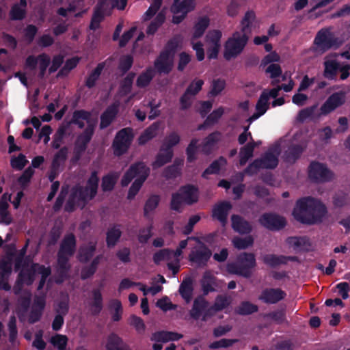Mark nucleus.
<instances>
[{
  "label": "nucleus",
  "instance_id": "63",
  "mask_svg": "<svg viewBox=\"0 0 350 350\" xmlns=\"http://www.w3.org/2000/svg\"><path fill=\"white\" fill-rule=\"evenodd\" d=\"M94 10L105 15L110 16L112 11L110 0H98Z\"/></svg>",
  "mask_w": 350,
  "mask_h": 350
},
{
  "label": "nucleus",
  "instance_id": "53",
  "mask_svg": "<svg viewBox=\"0 0 350 350\" xmlns=\"http://www.w3.org/2000/svg\"><path fill=\"white\" fill-rule=\"evenodd\" d=\"M160 202V197L159 195H152L146 200L144 207V215L148 217L149 213L154 211L158 206Z\"/></svg>",
  "mask_w": 350,
  "mask_h": 350
},
{
  "label": "nucleus",
  "instance_id": "23",
  "mask_svg": "<svg viewBox=\"0 0 350 350\" xmlns=\"http://www.w3.org/2000/svg\"><path fill=\"white\" fill-rule=\"evenodd\" d=\"M224 113V108L223 107H219L217 109H214L209 115L207 116L204 122L198 125V130H204L208 126L217 124Z\"/></svg>",
  "mask_w": 350,
  "mask_h": 350
},
{
  "label": "nucleus",
  "instance_id": "40",
  "mask_svg": "<svg viewBox=\"0 0 350 350\" xmlns=\"http://www.w3.org/2000/svg\"><path fill=\"white\" fill-rule=\"evenodd\" d=\"M161 152H164V153L159 152L157 154L154 161L152 162V166L153 169L159 168L164 165L171 162L174 152L173 150H161Z\"/></svg>",
  "mask_w": 350,
  "mask_h": 350
},
{
  "label": "nucleus",
  "instance_id": "44",
  "mask_svg": "<svg viewBox=\"0 0 350 350\" xmlns=\"http://www.w3.org/2000/svg\"><path fill=\"white\" fill-rule=\"evenodd\" d=\"M135 73L131 72L124 77L120 84V93L121 96H127L132 89Z\"/></svg>",
  "mask_w": 350,
  "mask_h": 350
},
{
  "label": "nucleus",
  "instance_id": "56",
  "mask_svg": "<svg viewBox=\"0 0 350 350\" xmlns=\"http://www.w3.org/2000/svg\"><path fill=\"white\" fill-rule=\"evenodd\" d=\"M9 204L0 202V222L8 226L12 223V217L8 211Z\"/></svg>",
  "mask_w": 350,
  "mask_h": 350
},
{
  "label": "nucleus",
  "instance_id": "5",
  "mask_svg": "<svg viewBox=\"0 0 350 350\" xmlns=\"http://www.w3.org/2000/svg\"><path fill=\"white\" fill-rule=\"evenodd\" d=\"M314 51L323 54L332 48H338L340 46L338 38L329 29L319 30L314 40Z\"/></svg>",
  "mask_w": 350,
  "mask_h": 350
},
{
  "label": "nucleus",
  "instance_id": "60",
  "mask_svg": "<svg viewBox=\"0 0 350 350\" xmlns=\"http://www.w3.org/2000/svg\"><path fill=\"white\" fill-rule=\"evenodd\" d=\"M50 342L59 350H66L68 338L66 335L56 334L51 338Z\"/></svg>",
  "mask_w": 350,
  "mask_h": 350
},
{
  "label": "nucleus",
  "instance_id": "50",
  "mask_svg": "<svg viewBox=\"0 0 350 350\" xmlns=\"http://www.w3.org/2000/svg\"><path fill=\"white\" fill-rule=\"evenodd\" d=\"M258 310L257 305L251 303L249 301H242L239 306L237 308L236 312L240 315H250Z\"/></svg>",
  "mask_w": 350,
  "mask_h": 350
},
{
  "label": "nucleus",
  "instance_id": "14",
  "mask_svg": "<svg viewBox=\"0 0 350 350\" xmlns=\"http://www.w3.org/2000/svg\"><path fill=\"white\" fill-rule=\"evenodd\" d=\"M77 240L75 234L70 233L65 235L57 252V258L69 260V258L75 254Z\"/></svg>",
  "mask_w": 350,
  "mask_h": 350
},
{
  "label": "nucleus",
  "instance_id": "9",
  "mask_svg": "<svg viewBox=\"0 0 350 350\" xmlns=\"http://www.w3.org/2000/svg\"><path fill=\"white\" fill-rule=\"evenodd\" d=\"M133 135L130 128H124L116 134L112 143L113 154L116 157L124 154L129 150Z\"/></svg>",
  "mask_w": 350,
  "mask_h": 350
},
{
  "label": "nucleus",
  "instance_id": "55",
  "mask_svg": "<svg viewBox=\"0 0 350 350\" xmlns=\"http://www.w3.org/2000/svg\"><path fill=\"white\" fill-rule=\"evenodd\" d=\"M222 33L220 30L214 29L208 31L205 40L208 45L221 46Z\"/></svg>",
  "mask_w": 350,
  "mask_h": 350
},
{
  "label": "nucleus",
  "instance_id": "37",
  "mask_svg": "<svg viewBox=\"0 0 350 350\" xmlns=\"http://www.w3.org/2000/svg\"><path fill=\"white\" fill-rule=\"evenodd\" d=\"M96 126L93 124L87 125L83 132L78 135L75 142L88 148V146L94 134Z\"/></svg>",
  "mask_w": 350,
  "mask_h": 350
},
{
  "label": "nucleus",
  "instance_id": "27",
  "mask_svg": "<svg viewBox=\"0 0 350 350\" xmlns=\"http://www.w3.org/2000/svg\"><path fill=\"white\" fill-rule=\"evenodd\" d=\"M96 250V242H89L87 245L81 246L79 250L78 258L82 263L88 262L94 256Z\"/></svg>",
  "mask_w": 350,
  "mask_h": 350
},
{
  "label": "nucleus",
  "instance_id": "4",
  "mask_svg": "<svg viewBox=\"0 0 350 350\" xmlns=\"http://www.w3.org/2000/svg\"><path fill=\"white\" fill-rule=\"evenodd\" d=\"M256 265L255 255L253 253L243 252L238 256L236 262L227 265L226 269L230 273L249 278L252 276V269Z\"/></svg>",
  "mask_w": 350,
  "mask_h": 350
},
{
  "label": "nucleus",
  "instance_id": "64",
  "mask_svg": "<svg viewBox=\"0 0 350 350\" xmlns=\"http://www.w3.org/2000/svg\"><path fill=\"white\" fill-rule=\"evenodd\" d=\"M231 304L230 299L226 295H218L215 300L213 308L216 309V311H221L226 308Z\"/></svg>",
  "mask_w": 350,
  "mask_h": 350
},
{
  "label": "nucleus",
  "instance_id": "28",
  "mask_svg": "<svg viewBox=\"0 0 350 350\" xmlns=\"http://www.w3.org/2000/svg\"><path fill=\"white\" fill-rule=\"evenodd\" d=\"M325 78L333 80L335 79L340 69V63L336 59H327L323 63Z\"/></svg>",
  "mask_w": 350,
  "mask_h": 350
},
{
  "label": "nucleus",
  "instance_id": "11",
  "mask_svg": "<svg viewBox=\"0 0 350 350\" xmlns=\"http://www.w3.org/2000/svg\"><path fill=\"white\" fill-rule=\"evenodd\" d=\"M259 224L271 231H279L286 225V219L278 214L265 213L258 218Z\"/></svg>",
  "mask_w": 350,
  "mask_h": 350
},
{
  "label": "nucleus",
  "instance_id": "18",
  "mask_svg": "<svg viewBox=\"0 0 350 350\" xmlns=\"http://www.w3.org/2000/svg\"><path fill=\"white\" fill-rule=\"evenodd\" d=\"M231 226L239 234H250L252 231L250 222L239 215L233 214L231 216Z\"/></svg>",
  "mask_w": 350,
  "mask_h": 350
},
{
  "label": "nucleus",
  "instance_id": "13",
  "mask_svg": "<svg viewBox=\"0 0 350 350\" xmlns=\"http://www.w3.org/2000/svg\"><path fill=\"white\" fill-rule=\"evenodd\" d=\"M146 172H150V170L144 162L137 161L131 164L121 179L122 187L128 186L135 177H140Z\"/></svg>",
  "mask_w": 350,
  "mask_h": 350
},
{
  "label": "nucleus",
  "instance_id": "22",
  "mask_svg": "<svg viewBox=\"0 0 350 350\" xmlns=\"http://www.w3.org/2000/svg\"><path fill=\"white\" fill-rule=\"evenodd\" d=\"M259 161V165L260 169H275L278 165V159L271 150L267 151L262 157L256 159Z\"/></svg>",
  "mask_w": 350,
  "mask_h": 350
},
{
  "label": "nucleus",
  "instance_id": "7",
  "mask_svg": "<svg viewBox=\"0 0 350 350\" xmlns=\"http://www.w3.org/2000/svg\"><path fill=\"white\" fill-rule=\"evenodd\" d=\"M90 196V194L83 186L79 185L74 186L71 189L68 199L66 202L65 211L72 213L75 210L76 206L79 205L80 203L83 204L82 207L85 206L89 201L94 199Z\"/></svg>",
  "mask_w": 350,
  "mask_h": 350
},
{
  "label": "nucleus",
  "instance_id": "24",
  "mask_svg": "<svg viewBox=\"0 0 350 350\" xmlns=\"http://www.w3.org/2000/svg\"><path fill=\"white\" fill-rule=\"evenodd\" d=\"M215 277L209 271H206L200 280V285L203 295H207L209 293L215 291Z\"/></svg>",
  "mask_w": 350,
  "mask_h": 350
},
{
  "label": "nucleus",
  "instance_id": "15",
  "mask_svg": "<svg viewBox=\"0 0 350 350\" xmlns=\"http://www.w3.org/2000/svg\"><path fill=\"white\" fill-rule=\"evenodd\" d=\"M345 103V93L338 92L330 95L320 108L321 115L327 116Z\"/></svg>",
  "mask_w": 350,
  "mask_h": 350
},
{
  "label": "nucleus",
  "instance_id": "26",
  "mask_svg": "<svg viewBox=\"0 0 350 350\" xmlns=\"http://www.w3.org/2000/svg\"><path fill=\"white\" fill-rule=\"evenodd\" d=\"M106 350H130V349L119 336L112 333L108 336Z\"/></svg>",
  "mask_w": 350,
  "mask_h": 350
},
{
  "label": "nucleus",
  "instance_id": "12",
  "mask_svg": "<svg viewBox=\"0 0 350 350\" xmlns=\"http://www.w3.org/2000/svg\"><path fill=\"white\" fill-rule=\"evenodd\" d=\"M286 297V292L280 288H265L262 289L258 299L265 304L272 305L278 304Z\"/></svg>",
  "mask_w": 350,
  "mask_h": 350
},
{
  "label": "nucleus",
  "instance_id": "8",
  "mask_svg": "<svg viewBox=\"0 0 350 350\" xmlns=\"http://www.w3.org/2000/svg\"><path fill=\"white\" fill-rule=\"evenodd\" d=\"M308 178L314 183H324L332 181L334 178V172L326 164L313 161L308 166Z\"/></svg>",
  "mask_w": 350,
  "mask_h": 350
},
{
  "label": "nucleus",
  "instance_id": "32",
  "mask_svg": "<svg viewBox=\"0 0 350 350\" xmlns=\"http://www.w3.org/2000/svg\"><path fill=\"white\" fill-rule=\"evenodd\" d=\"M159 123L154 122L147 129L138 137V144L140 146L145 145L150 140L152 139L156 135L159 130Z\"/></svg>",
  "mask_w": 350,
  "mask_h": 350
},
{
  "label": "nucleus",
  "instance_id": "1",
  "mask_svg": "<svg viewBox=\"0 0 350 350\" xmlns=\"http://www.w3.org/2000/svg\"><path fill=\"white\" fill-rule=\"evenodd\" d=\"M327 213L326 206L313 197H304L297 200L293 211L294 218L306 225L320 224Z\"/></svg>",
  "mask_w": 350,
  "mask_h": 350
},
{
  "label": "nucleus",
  "instance_id": "31",
  "mask_svg": "<svg viewBox=\"0 0 350 350\" xmlns=\"http://www.w3.org/2000/svg\"><path fill=\"white\" fill-rule=\"evenodd\" d=\"M227 163V160L224 157L221 156L217 159L213 161L210 165L205 169L202 174V177L205 179H208V175L217 174L221 170V167L225 165Z\"/></svg>",
  "mask_w": 350,
  "mask_h": 350
},
{
  "label": "nucleus",
  "instance_id": "3",
  "mask_svg": "<svg viewBox=\"0 0 350 350\" xmlns=\"http://www.w3.org/2000/svg\"><path fill=\"white\" fill-rule=\"evenodd\" d=\"M178 37H174L166 43L164 49L154 61V68L159 74H169L172 70V61L170 57L174 55L179 45Z\"/></svg>",
  "mask_w": 350,
  "mask_h": 350
},
{
  "label": "nucleus",
  "instance_id": "58",
  "mask_svg": "<svg viewBox=\"0 0 350 350\" xmlns=\"http://www.w3.org/2000/svg\"><path fill=\"white\" fill-rule=\"evenodd\" d=\"M269 100L268 96H267V90H265L262 92L256 103V110L264 115L269 109Z\"/></svg>",
  "mask_w": 350,
  "mask_h": 350
},
{
  "label": "nucleus",
  "instance_id": "19",
  "mask_svg": "<svg viewBox=\"0 0 350 350\" xmlns=\"http://www.w3.org/2000/svg\"><path fill=\"white\" fill-rule=\"evenodd\" d=\"M208 301L203 296H198L193 300L191 309L189 310L190 317L194 320H198L208 306Z\"/></svg>",
  "mask_w": 350,
  "mask_h": 350
},
{
  "label": "nucleus",
  "instance_id": "38",
  "mask_svg": "<svg viewBox=\"0 0 350 350\" xmlns=\"http://www.w3.org/2000/svg\"><path fill=\"white\" fill-rule=\"evenodd\" d=\"M332 203L335 208H342L350 204V197L347 192L338 190L332 196Z\"/></svg>",
  "mask_w": 350,
  "mask_h": 350
},
{
  "label": "nucleus",
  "instance_id": "6",
  "mask_svg": "<svg viewBox=\"0 0 350 350\" xmlns=\"http://www.w3.org/2000/svg\"><path fill=\"white\" fill-rule=\"evenodd\" d=\"M249 40L248 35L241 34L235 31L229 38L224 46V57L229 61L240 55L245 47Z\"/></svg>",
  "mask_w": 350,
  "mask_h": 350
},
{
  "label": "nucleus",
  "instance_id": "20",
  "mask_svg": "<svg viewBox=\"0 0 350 350\" xmlns=\"http://www.w3.org/2000/svg\"><path fill=\"white\" fill-rule=\"evenodd\" d=\"M118 113V107L116 104L108 106L100 115V129L107 128L115 120Z\"/></svg>",
  "mask_w": 350,
  "mask_h": 350
},
{
  "label": "nucleus",
  "instance_id": "48",
  "mask_svg": "<svg viewBox=\"0 0 350 350\" xmlns=\"http://www.w3.org/2000/svg\"><path fill=\"white\" fill-rule=\"evenodd\" d=\"M285 256L283 255L265 254L262 256L263 262L271 267H276L280 265H285Z\"/></svg>",
  "mask_w": 350,
  "mask_h": 350
},
{
  "label": "nucleus",
  "instance_id": "2",
  "mask_svg": "<svg viewBox=\"0 0 350 350\" xmlns=\"http://www.w3.org/2000/svg\"><path fill=\"white\" fill-rule=\"evenodd\" d=\"M199 200L198 188L191 184L181 186L178 192L172 195L170 208L178 213L182 212L183 203L187 205H193Z\"/></svg>",
  "mask_w": 350,
  "mask_h": 350
},
{
  "label": "nucleus",
  "instance_id": "21",
  "mask_svg": "<svg viewBox=\"0 0 350 350\" xmlns=\"http://www.w3.org/2000/svg\"><path fill=\"white\" fill-rule=\"evenodd\" d=\"M183 337V334L177 332L170 331H158L152 334L150 340L157 342H167L169 341L179 340Z\"/></svg>",
  "mask_w": 350,
  "mask_h": 350
},
{
  "label": "nucleus",
  "instance_id": "47",
  "mask_svg": "<svg viewBox=\"0 0 350 350\" xmlns=\"http://www.w3.org/2000/svg\"><path fill=\"white\" fill-rule=\"evenodd\" d=\"M232 244L238 250H245L253 245L254 239L252 235L247 234L245 237H235L233 238Z\"/></svg>",
  "mask_w": 350,
  "mask_h": 350
},
{
  "label": "nucleus",
  "instance_id": "41",
  "mask_svg": "<svg viewBox=\"0 0 350 350\" xmlns=\"http://www.w3.org/2000/svg\"><path fill=\"white\" fill-rule=\"evenodd\" d=\"M122 231L118 226H114L108 229L106 233V243L109 248L113 247L119 241Z\"/></svg>",
  "mask_w": 350,
  "mask_h": 350
},
{
  "label": "nucleus",
  "instance_id": "57",
  "mask_svg": "<svg viewBox=\"0 0 350 350\" xmlns=\"http://www.w3.org/2000/svg\"><path fill=\"white\" fill-rule=\"evenodd\" d=\"M152 78V70L147 69L146 71L139 75L136 81V85L139 88H144L150 84Z\"/></svg>",
  "mask_w": 350,
  "mask_h": 350
},
{
  "label": "nucleus",
  "instance_id": "25",
  "mask_svg": "<svg viewBox=\"0 0 350 350\" xmlns=\"http://www.w3.org/2000/svg\"><path fill=\"white\" fill-rule=\"evenodd\" d=\"M57 276L55 282L57 284L63 283L66 279L68 278V272L70 269L68 259L57 258Z\"/></svg>",
  "mask_w": 350,
  "mask_h": 350
},
{
  "label": "nucleus",
  "instance_id": "46",
  "mask_svg": "<svg viewBox=\"0 0 350 350\" xmlns=\"http://www.w3.org/2000/svg\"><path fill=\"white\" fill-rule=\"evenodd\" d=\"M105 67L104 63H99L96 67L91 72L85 80V85L91 89L96 85V81L101 75Z\"/></svg>",
  "mask_w": 350,
  "mask_h": 350
},
{
  "label": "nucleus",
  "instance_id": "43",
  "mask_svg": "<svg viewBox=\"0 0 350 350\" xmlns=\"http://www.w3.org/2000/svg\"><path fill=\"white\" fill-rule=\"evenodd\" d=\"M256 18L255 12L253 10H248L245 12L243 18L241 21V34L248 35L251 32V27L252 22Z\"/></svg>",
  "mask_w": 350,
  "mask_h": 350
},
{
  "label": "nucleus",
  "instance_id": "61",
  "mask_svg": "<svg viewBox=\"0 0 350 350\" xmlns=\"http://www.w3.org/2000/svg\"><path fill=\"white\" fill-rule=\"evenodd\" d=\"M265 317L271 319L277 324H282L286 321V310L284 308L275 310L266 314Z\"/></svg>",
  "mask_w": 350,
  "mask_h": 350
},
{
  "label": "nucleus",
  "instance_id": "33",
  "mask_svg": "<svg viewBox=\"0 0 350 350\" xmlns=\"http://www.w3.org/2000/svg\"><path fill=\"white\" fill-rule=\"evenodd\" d=\"M210 24V19L208 16L200 17L193 27L192 39L196 40L201 38Z\"/></svg>",
  "mask_w": 350,
  "mask_h": 350
},
{
  "label": "nucleus",
  "instance_id": "30",
  "mask_svg": "<svg viewBox=\"0 0 350 350\" xmlns=\"http://www.w3.org/2000/svg\"><path fill=\"white\" fill-rule=\"evenodd\" d=\"M195 8V0H183L174 2L171 10L174 14L180 12L187 13V14Z\"/></svg>",
  "mask_w": 350,
  "mask_h": 350
},
{
  "label": "nucleus",
  "instance_id": "59",
  "mask_svg": "<svg viewBox=\"0 0 350 350\" xmlns=\"http://www.w3.org/2000/svg\"><path fill=\"white\" fill-rule=\"evenodd\" d=\"M9 15L12 21H21L25 18L26 10L21 8L18 3H15L12 6Z\"/></svg>",
  "mask_w": 350,
  "mask_h": 350
},
{
  "label": "nucleus",
  "instance_id": "45",
  "mask_svg": "<svg viewBox=\"0 0 350 350\" xmlns=\"http://www.w3.org/2000/svg\"><path fill=\"white\" fill-rule=\"evenodd\" d=\"M68 149L66 146H64L57 151L53 159L51 167L53 169L59 170V167L63 165L67 159Z\"/></svg>",
  "mask_w": 350,
  "mask_h": 350
},
{
  "label": "nucleus",
  "instance_id": "51",
  "mask_svg": "<svg viewBox=\"0 0 350 350\" xmlns=\"http://www.w3.org/2000/svg\"><path fill=\"white\" fill-rule=\"evenodd\" d=\"M180 137L176 132H171L165 138L161 150H173L172 148L180 143Z\"/></svg>",
  "mask_w": 350,
  "mask_h": 350
},
{
  "label": "nucleus",
  "instance_id": "35",
  "mask_svg": "<svg viewBox=\"0 0 350 350\" xmlns=\"http://www.w3.org/2000/svg\"><path fill=\"white\" fill-rule=\"evenodd\" d=\"M150 174V172H146L144 173L140 177H137L134 182L132 183L131 186L130 187L128 194H127V199L128 200H133L135 196L138 193L139 191L140 190L141 187H142L144 183L146 181L147 178L148 177Z\"/></svg>",
  "mask_w": 350,
  "mask_h": 350
},
{
  "label": "nucleus",
  "instance_id": "10",
  "mask_svg": "<svg viewBox=\"0 0 350 350\" xmlns=\"http://www.w3.org/2000/svg\"><path fill=\"white\" fill-rule=\"evenodd\" d=\"M212 256V251L204 243L195 247L190 252L188 260L198 267H205Z\"/></svg>",
  "mask_w": 350,
  "mask_h": 350
},
{
  "label": "nucleus",
  "instance_id": "42",
  "mask_svg": "<svg viewBox=\"0 0 350 350\" xmlns=\"http://www.w3.org/2000/svg\"><path fill=\"white\" fill-rule=\"evenodd\" d=\"M178 291L185 302L187 304L189 303L192 299L193 291L192 280L190 278L183 280L180 285Z\"/></svg>",
  "mask_w": 350,
  "mask_h": 350
},
{
  "label": "nucleus",
  "instance_id": "34",
  "mask_svg": "<svg viewBox=\"0 0 350 350\" xmlns=\"http://www.w3.org/2000/svg\"><path fill=\"white\" fill-rule=\"evenodd\" d=\"M98 185L99 178L98 176V172L96 170H94L91 172L90 176L87 180L86 185L83 187L90 194V197L94 198L98 193Z\"/></svg>",
  "mask_w": 350,
  "mask_h": 350
},
{
  "label": "nucleus",
  "instance_id": "16",
  "mask_svg": "<svg viewBox=\"0 0 350 350\" xmlns=\"http://www.w3.org/2000/svg\"><path fill=\"white\" fill-rule=\"evenodd\" d=\"M91 116L92 113L89 111L85 109L75 110L70 120L68 122V126L74 124L77 126L79 129H83L85 127L84 121L87 122V125L93 124L96 126V120H92Z\"/></svg>",
  "mask_w": 350,
  "mask_h": 350
},
{
  "label": "nucleus",
  "instance_id": "62",
  "mask_svg": "<svg viewBox=\"0 0 350 350\" xmlns=\"http://www.w3.org/2000/svg\"><path fill=\"white\" fill-rule=\"evenodd\" d=\"M34 174V170L31 167L26 168L18 178V183L23 189H25L30 183L31 177Z\"/></svg>",
  "mask_w": 350,
  "mask_h": 350
},
{
  "label": "nucleus",
  "instance_id": "52",
  "mask_svg": "<svg viewBox=\"0 0 350 350\" xmlns=\"http://www.w3.org/2000/svg\"><path fill=\"white\" fill-rule=\"evenodd\" d=\"M181 164V162H178L176 160L172 165L165 168L163 171V176L167 180L177 178L180 174L179 165Z\"/></svg>",
  "mask_w": 350,
  "mask_h": 350
},
{
  "label": "nucleus",
  "instance_id": "36",
  "mask_svg": "<svg viewBox=\"0 0 350 350\" xmlns=\"http://www.w3.org/2000/svg\"><path fill=\"white\" fill-rule=\"evenodd\" d=\"M304 148L299 144L291 146L284 153V161L287 163H294L301 157Z\"/></svg>",
  "mask_w": 350,
  "mask_h": 350
},
{
  "label": "nucleus",
  "instance_id": "39",
  "mask_svg": "<svg viewBox=\"0 0 350 350\" xmlns=\"http://www.w3.org/2000/svg\"><path fill=\"white\" fill-rule=\"evenodd\" d=\"M256 147V144L252 139V142L247 143L240 149L239 163L241 165H245L249 159L253 156L254 150Z\"/></svg>",
  "mask_w": 350,
  "mask_h": 350
},
{
  "label": "nucleus",
  "instance_id": "54",
  "mask_svg": "<svg viewBox=\"0 0 350 350\" xmlns=\"http://www.w3.org/2000/svg\"><path fill=\"white\" fill-rule=\"evenodd\" d=\"M199 140L196 138L192 139L186 148L187 161L193 163L197 159L198 144Z\"/></svg>",
  "mask_w": 350,
  "mask_h": 350
},
{
  "label": "nucleus",
  "instance_id": "49",
  "mask_svg": "<svg viewBox=\"0 0 350 350\" xmlns=\"http://www.w3.org/2000/svg\"><path fill=\"white\" fill-rule=\"evenodd\" d=\"M226 85V81L219 78L213 79L211 82V89L208 92V97H216L219 95L225 89Z\"/></svg>",
  "mask_w": 350,
  "mask_h": 350
},
{
  "label": "nucleus",
  "instance_id": "17",
  "mask_svg": "<svg viewBox=\"0 0 350 350\" xmlns=\"http://www.w3.org/2000/svg\"><path fill=\"white\" fill-rule=\"evenodd\" d=\"M231 208L232 204L230 202H221L213 206L212 217L217 219L224 226L227 224L228 215Z\"/></svg>",
  "mask_w": 350,
  "mask_h": 350
},
{
  "label": "nucleus",
  "instance_id": "29",
  "mask_svg": "<svg viewBox=\"0 0 350 350\" xmlns=\"http://www.w3.org/2000/svg\"><path fill=\"white\" fill-rule=\"evenodd\" d=\"M119 178L118 172H112L103 176L101 179V189L103 192H110L113 190Z\"/></svg>",
  "mask_w": 350,
  "mask_h": 350
}]
</instances>
